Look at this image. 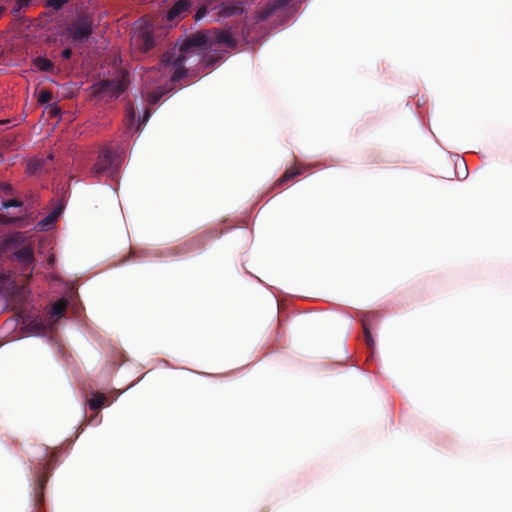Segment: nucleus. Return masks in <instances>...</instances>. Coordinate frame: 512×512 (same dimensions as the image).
I'll list each match as a JSON object with an SVG mask.
<instances>
[{
  "instance_id": "obj_24",
  "label": "nucleus",
  "mask_w": 512,
  "mask_h": 512,
  "mask_svg": "<svg viewBox=\"0 0 512 512\" xmlns=\"http://www.w3.org/2000/svg\"><path fill=\"white\" fill-rule=\"evenodd\" d=\"M208 9H210V6L208 5V0H207V1H206V4H205V5H203L202 7H200V8L197 10L196 14L194 15L195 20H200V19H202V18L206 15V13H207Z\"/></svg>"
},
{
  "instance_id": "obj_31",
  "label": "nucleus",
  "mask_w": 512,
  "mask_h": 512,
  "mask_svg": "<svg viewBox=\"0 0 512 512\" xmlns=\"http://www.w3.org/2000/svg\"><path fill=\"white\" fill-rule=\"evenodd\" d=\"M58 113H59V108H57V107H53V108L50 110V114H51L52 116H56V115H58Z\"/></svg>"
},
{
  "instance_id": "obj_25",
  "label": "nucleus",
  "mask_w": 512,
  "mask_h": 512,
  "mask_svg": "<svg viewBox=\"0 0 512 512\" xmlns=\"http://www.w3.org/2000/svg\"><path fill=\"white\" fill-rule=\"evenodd\" d=\"M60 211L59 210H54L53 212H51L47 217H45L41 223L43 225H47L53 221H55L59 215Z\"/></svg>"
},
{
  "instance_id": "obj_27",
  "label": "nucleus",
  "mask_w": 512,
  "mask_h": 512,
  "mask_svg": "<svg viewBox=\"0 0 512 512\" xmlns=\"http://www.w3.org/2000/svg\"><path fill=\"white\" fill-rule=\"evenodd\" d=\"M28 4V0H18L13 8V12L14 13H17L21 10V8L23 7V5H27Z\"/></svg>"
},
{
  "instance_id": "obj_6",
  "label": "nucleus",
  "mask_w": 512,
  "mask_h": 512,
  "mask_svg": "<svg viewBox=\"0 0 512 512\" xmlns=\"http://www.w3.org/2000/svg\"><path fill=\"white\" fill-rule=\"evenodd\" d=\"M211 33V46L213 44H224L230 48H235L237 46V41L233 37L232 33L229 31L220 30L217 28H213L210 30Z\"/></svg>"
},
{
  "instance_id": "obj_28",
  "label": "nucleus",
  "mask_w": 512,
  "mask_h": 512,
  "mask_svg": "<svg viewBox=\"0 0 512 512\" xmlns=\"http://www.w3.org/2000/svg\"><path fill=\"white\" fill-rule=\"evenodd\" d=\"M127 120L129 122V125H132L134 123V120H135V111H134V108L131 107L128 112H127Z\"/></svg>"
},
{
  "instance_id": "obj_17",
  "label": "nucleus",
  "mask_w": 512,
  "mask_h": 512,
  "mask_svg": "<svg viewBox=\"0 0 512 512\" xmlns=\"http://www.w3.org/2000/svg\"><path fill=\"white\" fill-rule=\"evenodd\" d=\"M67 300L66 299H59L57 300L53 305H52V308H51V312H50V316L51 318H60L64 315V312L67 308Z\"/></svg>"
},
{
  "instance_id": "obj_7",
  "label": "nucleus",
  "mask_w": 512,
  "mask_h": 512,
  "mask_svg": "<svg viewBox=\"0 0 512 512\" xmlns=\"http://www.w3.org/2000/svg\"><path fill=\"white\" fill-rule=\"evenodd\" d=\"M192 3L190 0H178L175 4L168 10L166 18L168 21L172 22L178 17H183L189 12Z\"/></svg>"
},
{
  "instance_id": "obj_1",
  "label": "nucleus",
  "mask_w": 512,
  "mask_h": 512,
  "mask_svg": "<svg viewBox=\"0 0 512 512\" xmlns=\"http://www.w3.org/2000/svg\"><path fill=\"white\" fill-rule=\"evenodd\" d=\"M210 30L197 31L189 35L182 43L179 53L166 52L162 55L158 71L164 74H171L170 81L177 82L186 76L184 62L189 54L197 51L202 52L211 48Z\"/></svg>"
},
{
  "instance_id": "obj_10",
  "label": "nucleus",
  "mask_w": 512,
  "mask_h": 512,
  "mask_svg": "<svg viewBox=\"0 0 512 512\" xmlns=\"http://www.w3.org/2000/svg\"><path fill=\"white\" fill-rule=\"evenodd\" d=\"M372 317H373V314H371V313L366 314V315H364V317L362 318V321H361L362 327H363V332H364V340H365L366 345L369 348H373V346H374V339L370 332V324H371Z\"/></svg>"
},
{
  "instance_id": "obj_20",
  "label": "nucleus",
  "mask_w": 512,
  "mask_h": 512,
  "mask_svg": "<svg viewBox=\"0 0 512 512\" xmlns=\"http://www.w3.org/2000/svg\"><path fill=\"white\" fill-rule=\"evenodd\" d=\"M53 98L52 93L49 90H41L38 95V102L40 104L49 103Z\"/></svg>"
},
{
  "instance_id": "obj_18",
  "label": "nucleus",
  "mask_w": 512,
  "mask_h": 512,
  "mask_svg": "<svg viewBox=\"0 0 512 512\" xmlns=\"http://www.w3.org/2000/svg\"><path fill=\"white\" fill-rule=\"evenodd\" d=\"M276 11L274 10L271 3H268L266 7L259 10L256 14V22H263L274 15Z\"/></svg>"
},
{
  "instance_id": "obj_30",
  "label": "nucleus",
  "mask_w": 512,
  "mask_h": 512,
  "mask_svg": "<svg viewBox=\"0 0 512 512\" xmlns=\"http://www.w3.org/2000/svg\"><path fill=\"white\" fill-rule=\"evenodd\" d=\"M149 118H150V112H149V110H146V111H145V113H144V116H143L142 120H140V122H139L138 126H139L140 124H143V123H145L146 121H148V119H149Z\"/></svg>"
},
{
  "instance_id": "obj_13",
  "label": "nucleus",
  "mask_w": 512,
  "mask_h": 512,
  "mask_svg": "<svg viewBox=\"0 0 512 512\" xmlns=\"http://www.w3.org/2000/svg\"><path fill=\"white\" fill-rule=\"evenodd\" d=\"M46 484V478L44 476H40L37 480V483L34 487V501L36 506H40L44 500L43 490Z\"/></svg>"
},
{
  "instance_id": "obj_11",
  "label": "nucleus",
  "mask_w": 512,
  "mask_h": 512,
  "mask_svg": "<svg viewBox=\"0 0 512 512\" xmlns=\"http://www.w3.org/2000/svg\"><path fill=\"white\" fill-rule=\"evenodd\" d=\"M33 64L41 72L54 73L55 66L53 62L45 57L38 56L34 58Z\"/></svg>"
},
{
  "instance_id": "obj_9",
  "label": "nucleus",
  "mask_w": 512,
  "mask_h": 512,
  "mask_svg": "<svg viewBox=\"0 0 512 512\" xmlns=\"http://www.w3.org/2000/svg\"><path fill=\"white\" fill-rule=\"evenodd\" d=\"M207 239V235L199 234L195 237L190 238L186 242L183 243L182 249L184 252H191L194 250H198L204 247Z\"/></svg>"
},
{
  "instance_id": "obj_2",
  "label": "nucleus",
  "mask_w": 512,
  "mask_h": 512,
  "mask_svg": "<svg viewBox=\"0 0 512 512\" xmlns=\"http://www.w3.org/2000/svg\"><path fill=\"white\" fill-rule=\"evenodd\" d=\"M74 43L87 42L94 32V18L89 13L78 14L65 28Z\"/></svg>"
},
{
  "instance_id": "obj_19",
  "label": "nucleus",
  "mask_w": 512,
  "mask_h": 512,
  "mask_svg": "<svg viewBox=\"0 0 512 512\" xmlns=\"http://www.w3.org/2000/svg\"><path fill=\"white\" fill-rule=\"evenodd\" d=\"M47 160L44 159H32L29 161L27 165V171L30 174H36L37 172L41 171L45 165V162Z\"/></svg>"
},
{
  "instance_id": "obj_23",
  "label": "nucleus",
  "mask_w": 512,
  "mask_h": 512,
  "mask_svg": "<svg viewBox=\"0 0 512 512\" xmlns=\"http://www.w3.org/2000/svg\"><path fill=\"white\" fill-rule=\"evenodd\" d=\"M69 0H48L47 6L55 10H60Z\"/></svg>"
},
{
  "instance_id": "obj_29",
  "label": "nucleus",
  "mask_w": 512,
  "mask_h": 512,
  "mask_svg": "<svg viewBox=\"0 0 512 512\" xmlns=\"http://www.w3.org/2000/svg\"><path fill=\"white\" fill-rule=\"evenodd\" d=\"M72 56V49L71 48H65L62 52H61V57L65 60H68L70 59Z\"/></svg>"
},
{
  "instance_id": "obj_33",
  "label": "nucleus",
  "mask_w": 512,
  "mask_h": 512,
  "mask_svg": "<svg viewBox=\"0 0 512 512\" xmlns=\"http://www.w3.org/2000/svg\"><path fill=\"white\" fill-rule=\"evenodd\" d=\"M156 69L155 68H152L150 71H149V74L153 73Z\"/></svg>"
},
{
  "instance_id": "obj_14",
  "label": "nucleus",
  "mask_w": 512,
  "mask_h": 512,
  "mask_svg": "<svg viewBox=\"0 0 512 512\" xmlns=\"http://www.w3.org/2000/svg\"><path fill=\"white\" fill-rule=\"evenodd\" d=\"M102 86L105 89L111 90L116 96H119L126 89L124 80H121V81L105 80V81H103Z\"/></svg>"
},
{
  "instance_id": "obj_4",
  "label": "nucleus",
  "mask_w": 512,
  "mask_h": 512,
  "mask_svg": "<svg viewBox=\"0 0 512 512\" xmlns=\"http://www.w3.org/2000/svg\"><path fill=\"white\" fill-rule=\"evenodd\" d=\"M243 2L241 0H208L210 10L222 18H228L243 13Z\"/></svg>"
},
{
  "instance_id": "obj_8",
  "label": "nucleus",
  "mask_w": 512,
  "mask_h": 512,
  "mask_svg": "<svg viewBox=\"0 0 512 512\" xmlns=\"http://www.w3.org/2000/svg\"><path fill=\"white\" fill-rule=\"evenodd\" d=\"M135 45L142 51L148 52L155 46L154 35L151 31H142L135 38Z\"/></svg>"
},
{
  "instance_id": "obj_26",
  "label": "nucleus",
  "mask_w": 512,
  "mask_h": 512,
  "mask_svg": "<svg viewBox=\"0 0 512 512\" xmlns=\"http://www.w3.org/2000/svg\"><path fill=\"white\" fill-rule=\"evenodd\" d=\"M21 205H22V202L17 199H9V200L3 202L4 208L20 207Z\"/></svg>"
},
{
  "instance_id": "obj_16",
  "label": "nucleus",
  "mask_w": 512,
  "mask_h": 512,
  "mask_svg": "<svg viewBox=\"0 0 512 512\" xmlns=\"http://www.w3.org/2000/svg\"><path fill=\"white\" fill-rule=\"evenodd\" d=\"M169 91L168 88L157 87L147 92V101L150 105H156L158 101Z\"/></svg>"
},
{
  "instance_id": "obj_3",
  "label": "nucleus",
  "mask_w": 512,
  "mask_h": 512,
  "mask_svg": "<svg viewBox=\"0 0 512 512\" xmlns=\"http://www.w3.org/2000/svg\"><path fill=\"white\" fill-rule=\"evenodd\" d=\"M121 162L122 159L120 154L112 151L110 148L105 147L99 154L95 164L91 168L90 173L94 177H99L105 173H109V175L113 176L118 172Z\"/></svg>"
},
{
  "instance_id": "obj_5",
  "label": "nucleus",
  "mask_w": 512,
  "mask_h": 512,
  "mask_svg": "<svg viewBox=\"0 0 512 512\" xmlns=\"http://www.w3.org/2000/svg\"><path fill=\"white\" fill-rule=\"evenodd\" d=\"M13 259L18 261L23 265L22 271L23 273L29 272V275H31L32 272V264L34 262V252L32 247L26 245L17 250L13 254Z\"/></svg>"
},
{
  "instance_id": "obj_32",
  "label": "nucleus",
  "mask_w": 512,
  "mask_h": 512,
  "mask_svg": "<svg viewBox=\"0 0 512 512\" xmlns=\"http://www.w3.org/2000/svg\"><path fill=\"white\" fill-rule=\"evenodd\" d=\"M4 191H5L6 193L10 192V191H11V187H10L9 185L5 184V186H4Z\"/></svg>"
},
{
  "instance_id": "obj_12",
  "label": "nucleus",
  "mask_w": 512,
  "mask_h": 512,
  "mask_svg": "<svg viewBox=\"0 0 512 512\" xmlns=\"http://www.w3.org/2000/svg\"><path fill=\"white\" fill-rule=\"evenodd\" d=\"M303 173L302 168L290 167L286 169L283 175L276 181V186H282L288 181L294 179L296 176H299Z\"/></svg>"
},
{
  "instance_id": "obj_15",
  "label": "nucleus",
  "mask_w": 512,
  "mask_h": 512,
  "mask_svg": "<svg viewBox=\"0 0 512 512\" xmlns=\"http://www.w3.org/2000/svg\"><path fill=\"white\" fill-rule=\"evenodd\" d=\"M107 401L106 396L103 393H93L92 397L88 400L89 408L93 411H98L102 408L104 403Z\"/></svg>"
},
{
  "instance_id": "obj_21",
  "label": "nucleus",
  "mask_w": 512,
  "mask_h": 512,
  "mask_svg": "<svg viewBox=\"0 0 512 512\" xmlns=\"http://www.w3.org/2000/svg\"><path fill=\"white\" fill-rule=\"evenodd\" d=\"M220 56L205 54L202 57V61L205 63L206 67H212L218 60Z\"/></svg>"
},
{
  "instance_id": "obj_22",
  "label": "nucleus",
  "mask_w": 512,
  "mask_h": 512,
  "mask_svg": "<svg viewBox=\"0 0 512 512\" xmlns=\"http://www.w3.org/2000/svg\"><path fill=\"white\" fill-rule=\"evenodd\" d=\"M291 1L292 0H274L270 3L273 6L274 10L277 12L278 10L287 7L291 3Z\"/></svg>"
}]
</instances>
